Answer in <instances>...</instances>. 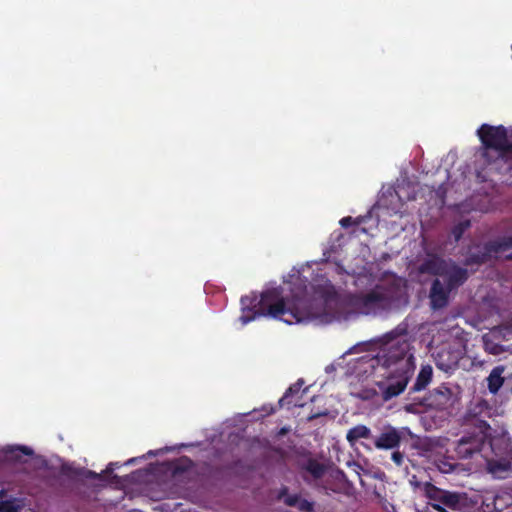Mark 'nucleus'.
Instances as JSON below:
<instances>
[{
  "mask_svg": "<svg viewBox=\"0 0 512 512\" xmlns=\"http://www.w3.org/2000/svg\"><path fill=\"white\" fill-rule=\"evenodd\" d=\"M492 417V407L481 400L469 407L464 416L467 427L464 435L457 441L455 453L460 459H468L483 450L492 437V428L487 419Z\"/></svg>",
  "mask_w": 512,
  "mask_h": 512,
  "instance_id": "7ed1b4c3",
  "label": "nucleus"
},
{
  "mask_svg": "<svg viewBox=\"0 0 512 512\" xmlns=\"http://www.w3.org/2000/svg\"><path fill=\"white\" fill-rule=\"evenodd\" d=\"M133 462H134V459L132 458V459L127 461V464H130V463H133Z\"/></svg>",
  "mask_w": 512,
  "mask_h": 512,
  "instance_id": "473e14b6",
  "label": "nucleus"
},
{
  "mask_svg": "<svg viewBox=\"0 0 512 512\" xmlns=\"http://www.w3.org/2000/svg\"><path fill=\"white\" fill-rule=\"evenodd\" d=\"M247 302L252 304L253 300L247 296L241 298L244 307L240 321L244 325L261 316L279 319L289 325L302 322L308 317L305 291L293 293L291 297H283L279 289L272 288L261 293L253 308H250Z\"/></svg>",
  "mask_w": 512,
  "mask_h": 512,
  "instance_id": "f03ea898",
  "label": "nucleus"
},
{
  "mask_svg": "<svg viewBox=\"0 0 512 512\" xmlns=\"http://www.w3.org/2000/svg\"><path fill=\"white\" fill-rule=\"evenodd\" d=\"M505 259H506V260H512V253L507 254V255L505 256Z\"/></svg>",
  "mask_w": 512,
  "mask_h": 512,
  "instance_id": "c756f323",
  "label": "nucleus"
},
{
  "mask_svg": "<svg viewBox=\"0 0 512 512\" xmlns=\"http://www.w3.org/2000/svg\"><path fill=\"white\" fill-rule=\"evenodd\" d=\"M354 223V220L352 217L350 216H347V217H344L340 220V225L343 227V228H348L350 227L352 224Z\"/></svg>",
  "mask_w": 512,
  "mask_h": 512,
  "instance_id": "bb28decb",
  "label": "nucleus"
},
{
  "mask_svg": "<svg viewBox=\"0 0 512 512\" xmlns=\"http://www.w3.org/2000/svg\"><path fill=\"white\" fill-rule=\"evenodd\" d=\"M6 458L14 461H20L22 456H32L34 451L28 446H7L3 450Z\"/></svg>",
  "mask_w": 512,
  "mask_h": 512,
  "instance_id": "6ab92c4d",
  "label": "nucleus"
},
{
  "mask_svg": "<svg viewBox=\"0 0 512 512\" xmlns=\"http://www.w3.org/2000/svg\"><path fill=\"white\" fill-rule=\"evenodd\" d=\"M277 499L283 500L285 505L289 507H296L300 497L297 494L290 495L289 488L287 486H282L278 492Z\"/></svg>",
  "mask_w": 512,
  "mask_h": 512,
  "instance_id": "aec40b11",
  "label": "nucleus"
},
{
  "mask_svg": "<svg viewBox=\"0 0 512 512\" xmlns=\"http://www.w3.org/2000/svg\"><path fill=\"white\" fill-rule=\"evenodd\" d=\"M301 469L308 472L315 480H318L325 475L327 466L314 458H309L301 466Z\"/></svg>",
  "mask_w": 512,
  "mask_h": 512,
  "instance_id": "f3484780",
  "label": "nucleus"
},
{
  "mask_svg": "<svg viewBox=\"0 0 512 512\" xmlns=\"http://www.w3.org/2000/svg\"><path fill=\"white\" fill-rule=\"evenodd\" d=\"M499 252L500 245L497 241H488L483 245L475 244L469 247L463 265L466 267L483 265Z\"/></svg>",
  "mask_w": 512,
  "mask_h": 512,
  "instance_id": "0eeeda50",
  "label": "nucleus"
},
{
  "mask_svg": "<svg viewBox=\"0 0 512 512\" xmlns=\"http://www.w3.org/2000/svg\"><path fill=\"white\" fill-rule=\"evenodd\" d=\"M448 259L438 255H429L419 265L418 271L421 274H428L441 277L444 269L447 267Z\"/></svg>",
  "mask_w": 512,
  "mask_h": 512,
  "instance_id": "ddd939ff",
  "label": "nucleus"
},
{
  "mask_svg": "<svg viewBox=\"0 0 512 512\" xmlns=\"http://www.w3.org/2000/svg\"><path fill=\"white\" fill-rule=\"evenodd\" d=\"M490 452L484 456L485 469L495 479H507L512 477V447L503 439L487 441Z\"/></svg>",
  "mask_w": 512,
  "mask_h": 512,
  "instance_id": "20e7f679",
  "label": "nucleus"
},
{
  "mask_svg": "<svg viewBox=\"0 0 512 512\" xmlns=\"http://www.w3.org/2000/svg\"><path fill=\"white\" fill-rule=\"evenodd\" d=\"M115 467H119V464L113 463V462L109 463L108 466L106 467L104 473L111 474L114 471Z\"/></svg>",
  "mask_w": 512,
  "mask_h": 512,
  "instance_id": "c85d7f7f",
  "label": "nucleus"
},
{
  "mask_svg": "<svg viewBox=\"0 0 512 512\" xmlns=\"http://www.w3.org/2000/svg\"><path fill=\"white\" fill-rule=\"evenodd\" d=\"M345 303L357 313L376 315L390 307L391 299L387 293L376 288L367 293L348 294Z\"/></svg>",
  "mask_w": 512,
  "mask_h": 512,
  "instance_id": "423d86ee",
  "label": "nucleus"
},
{
  "mask_svg": "<svg viewBox=\"0 0 512 512\" xmlns=\"http://www.w3.org/2000/svg\"><path fill=\"white\" fill-rule=\"evenodd\" d=\"M403 433L395 427H386L374 440V445L379 450H392L399 447Z\"/></svg>",
  "mask_w": 512,
  "mask_h": 512,
  "instance_id": "f8f14e48",
  "label": "nucleus"
},
{
  "mask_svg": "<svg viewBox=\"0 0 512 512\" xmlns=\"http://www.w3.org/2000/svg\"><path fill=\"white\" fill-rule=\"evenodd\" d=\"M149 455H155L152 451L148 452Z\"/></svg>",
  "mask_w": 512,
  "mask_h": 512,
  "instance_id": "f704fd0d",
  "label": "nucleus"
},
{
  "mask_svg": "<svg viewBox=\"0 0 512 512\" xmlns=\"http://www.w3.org/2000/svg\"><path fill=\"white\" fill-rule=\"evenodd\" d=\"M62 471L67 476H74V477L85 476L87 478H92V479L100 478L99 474H97L96 472L90 471V470L85 471L83 469L63 466Z\"/></svg>",
  "mask_w": 512,
  "mask_h": 512,
  "instance_id": "412c9836",
  "label": "nucleus"
},
{
  "mask_svg": "<svg viewBox=\"0 0 512 512\" xmlns=\"http://www.w3.org/2000/svg\"><path fill=\"white\" fill-rule=\"evenodd\" d=\"M391 459L397 466H401L404 462V453L395 450L392 452Z\"/></svg>",
  "mask_w": 512,
  "mask_h": 512,
  "instance_id": "393cba45",
  "label": "nucleus"
},
{
  "mask_svg": "<svg viewBox=\"0 0 512 512\" xmlns=\"http://www.w3.org/2000/svg\"><path fill=\"white\" fill-rule=\"evenodd\" d=\"M500 499H501V498H500L499 496H497V497L495 498V506H497V504H498V502L500 501ZM496 508H497V509H499L498 507H496Z\"/></svg>",
  "mask_w": 512,
  "mask_h": 512,
  "instance_id": "7c9ffc66",
  "label": "nucleus"
},
{
  "mask_svg": "<svg viewBox=\"0 0 512 512\" xmlns=\"http://www.w3.org/2000/svg\"><path fill=\"white\" fill-rule=\"evenodd\" d=\"M451 292H453V290L446 286L439 278L434 279L429 292L431 308L433 310L445 308L449 303Z\"/></svg>",
  "mask_w": 512,
  "mask_h": 512,
  "instance_id": "9d476101",
  "label": "nucleus"
},
{
  "mask_svg": "<svg viewBox=\"0 0 512 512\" xmlns=\"http://www.w3.org/2000/svg\"><path fill=\"white\" fill-rule=\"evenodd\" d=\"M296 507L302 512H314V503L306 499H299Z\"/></svg>",
  "mask_w": 512,
  "mask_h": 512,
  "instance_id": "b1692460",
  "label": "nucleus"
},
{
  "mask_svg": "<svg viewBox=\"0 0 512 512\" xmlns=\"http://www.w3.org/2000/svg\"><path fill=\"white\" fill-rule=\"evenodd\" d=\"M477 135L482 144L481 156L488 163L494 160L490 156V150L497 152L498 157L512 153V142L509 140L508 130L505 126L482 124L477 130Z\"/></svg>",
  "mask_w": 512,
  "mask_h": 512,
  "instance_id": "39448f33",
  "label": "nucleus"
},
{
  "mask_svg": "<svg viewBox=\"0 0 512 512\" xmlns=\"http://www.w3.org/2000/svg\"><path fill=\"white\" fill-rule=\"evenodd\" d=\"M317 416H318V415H312V416H310V417H309V419H314V418H316Z\"/></svg>",
  "mask_w": 512,
  "mask_h": 512,
  "instance_id": "72a5a7b5",
  "label": "nucleus"
},
{
  "mask_svg": "<svg viewBox=\"0 0 512 512\" xmlns=\"http://www.w3.org/2000/svg\"><path fill=\"white\" fill-rule=\"evenodd\" d=\"M193 467V461L187 456H182L170 464V470L174 477L180 476L190 471Z\"/></svg>",
  "mask_w": 512,
  "mask_h": 512,
  "instance_id": "a211bd4d",
  "label": "nucleus"
},
{
  "mask_svg": "<svg viewBox=\"0 0 512 512\" xmlns=\"http://www.w3.org/2000/svg\"><path fill=\"white\" fill-rule=\"evenodd\" d=\"M293 405H294V406H298V407H301V406H302V404H300V403H298V402L293 403Z\"/></svg>",
  "mask_w": 512,
  "mask_h": 512,
  "instance_id": "2f4dec72",
  "label": "nucleus"
},
{
  "mask_svg": "<svg viewBox=\"0 0 512 512\" xmlns=\"http://www.w3.org/2000/svg\"><path fill=\"white\" fill-rule=\"evenodd\" d=\"M500 245V251L512 247V236L505 237L500 241H497Z\"/></svg>",
  "mask_w": 512,
  "mask_h": 512,
  "instance_id": "a878e982",
  "label": "nucleus"
},
{
  "mask_svg": "<svg viewBox=\"0 0 512 512\" xmlns=\"http://www.w3.org/2000/svg\"><path fill=\"white\" fill-rule=\"evenodd\" d=\"M426 495L430 500L435 502L432 503V508L438 512L446 511L443 506L454 510L460 505V495L458 493L443 490L433 484L427 485Z\"/></svg>",
  "mask_w": 512,
  "mask_h": 512,
  "instance_id": "6e6552de",
  "label": "nucleus"
},
{
  "mask_svg": "<svg viewBox=\"0 0 512 512\" xmlns=\"http://www.w3.org/2000/svg\"><path fill=\"white\" fill-rule=\"evenodd\" d=\"M440 471L443 473H449L454 469V465L450 463H443L440 467Z\"/></svg>",
  "mask_w": 512,
  "mask_h": 512,
  "instance_id": "cd10ccee",
  "label": "nucleus"
},
{
  "mask_svg": "<svg viewBox=\"0 0 512 512\" xmlns=\"http://www.w3.org/2000/svg\"><path fill=\"white\" fill-rule=\"evenodd\" d=\"M404 333V329L400 332L396 329L386 333L383 336L384 343L386 345L393 341L395 343L377 356V362L382 372L381 379L376 382V385L384 401H389L402 394L415 372V357L410 352L409 341L397 339Z\"/></svg>",
  "mask_w": 512,
  "mask_h": 512,
  "instance_id": "f257e3e1",
  "label": "nucleus"
},
{
  "mask_svg": "<svg viewBox=\"0 0 512 512\" xmlns=\"http://www.w3.org/2000/svg\"><path fill=\"white\" fill-rule=\"evenodd\" d=\"M443 283L453 291H456L466 283L469 278V271L466 266L458 265L454 260L448 259L447 267L441 276Z\"/></svg>",
  "mask_w": 512,
  "mask_h": 512,
  "instance_id": "1a4fd4ad",
  "label": "nucleus"
},
{
  "mask_svg": "<svg viewBox=\"0 0 512 512\" xmlns=\"http://www.w3.org/2000/svg\"><path fill=\"white\" fill-rule=\"evenodd\" d=\"M469 227H470V221L465 220V221L459 222L452 228V235L456 242H458L462 238L463 234Z\"/></svg>",
  "mask_w": 512,
  "mask_h": 512,
  "instance_id": "5701e85b",
  "label": "nucleus"
},
{
  "mask_svg": "<svg viewBox=\"0 0 512 512\" xmlns=\"http://www.w3.org/2000/svg\"><path fill=\"white\" fill-rule=\"evenodd\" d=\"M461 358V351L443 348L437 353L435 363L438 369L445 373H452L458 368Z\"/></svg>",
  "mask_w": 512,
  "mask_h": 512,
  "instance_id": "9b49d317",
  "label": "nucleus"
},
{
  "mask_svg": "<svg viewBox=\"0 0 512 512\" xmlns=\"http://www.w3.org/2000/svg\"><path fill=\"white\" fill-rule=\"evenodd\" d=\"M505 372V366L499 365L492 369L489 376L487 377L488 390L492 394H496L504 384L503 373Z\"/></svg>",
  "mask_w": 512,
  "mask_h": 512,
  "instance_id": "4468645a",
  "label": "nucleus"
},
{
  "mask_svg": "<svg viewBox=\"0 0 512 512\" xmlns=\"http://www.w3.org/2000/svg\"><path fill=\"white\" fill-rule=\"evenodd\" d=\"M433 369L430 365H423L416 377L415 383L411 387V392L424 390L432 380Z\"/></svg>",
  "mask_w": 512,
  "mask_h": 512,
  "instance_id": "2eb2a0df",
  "label": "nucleus"
},
{
  "mask_svg": "<svg viewBox=\"0 0 512 512\" xmlns=\"http://www.w3.org/2000/svg\"><path fill=\"white\" fill-rule=\"evenodd\" d=\"M303 384V380H298L295 384L291 385L284 395L279 400L280 407H284L285 405H290L292 402L290 401V397L293 394H296L300 391L301 386Z\"/></svg>",
  "mask_w": 512,
  "mask_h": 512,
  "instance_id": "4be33fe9",
  "label": "nucleus"
},
{
  "mask_svg": "<svg viewBox=\"0 0 512 512\" xmlns=\"http://www.w3.org/2000/svg\"><path fill=\"white\" fill-rule=\"evenodd\" d=\"M371 430L369 427L363 424L356 425L350 428L347 431L346 439L351 446L355 445V443L360 439H369L371 438Z\"/></svg>",
  "mask_w": 512,
  "mask_h": 512,
  "instance_id": "dca6fc26",
  "label": "nucleus"
}]
</instances>
